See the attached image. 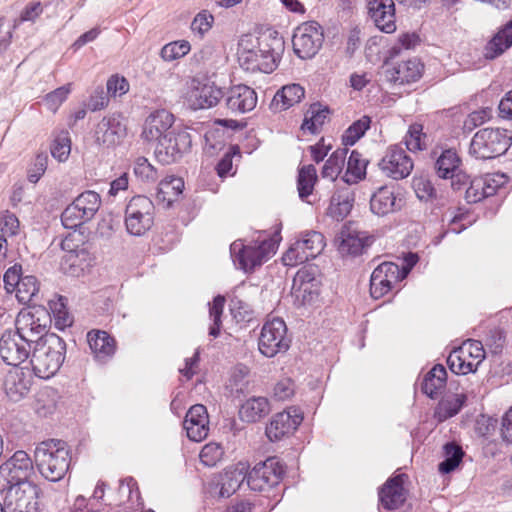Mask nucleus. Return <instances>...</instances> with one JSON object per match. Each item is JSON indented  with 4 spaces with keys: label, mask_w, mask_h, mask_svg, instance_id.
Masks as SVG:
<instances>
[{
    "label": "nucleus",
    "mask_w": 512,
    "mask_h": 512,
    "mask_svg": "<svg viewBox=\"0 0 512 512\" xmlns=\"http://www.w3.org/2000/svg\"><path fill=\"white\" fill-rule=\"evenodd\" d=\"M467 400L464 393L448 395L443 398L437 405L435 417L439 422H443L457 415Z\"/></svg>",
    "instance_id": "a19ab883"
},
{
    "label": "nucleus",
    "mask_w": 512,
    "mask_h": 512,
    "mask_svg": "<svg viewBox=\"0 0 512 512\" xmlns=\"http://www.w3.org/2000/svg\"><path fill=\"white\" fill-rule=\"evenodd\" d=\"M33 472V460L23 450L16 451L0 465V494L19 491L24 485H35L28 478Z\"/></svg>",
    "instance_id": "20e7f679"
},
{
    "label": "nucleus",
    "mask_w": 512,
    "mask_h": 512,
    "mask_svg": "<svg viewBox=\"0 0 512 512\" xmlns=\"http://www.w3.org/2000/svg\"><path fill=\"white\" fill-rule=\"evenodd\" d=\"M277 248L278 240L273 237L264 238L251 245H243L240 241H235L230 245V252L241 269L253 271L255 267L262 265L275 254Z\"/></svg>",
    "instance_id": "423d86ee"
},
{
    "label": "nucleus",
    "mask_w": 512,
    "mask_h": 512,
    "mask_svg": "<svg viewBox=\"0 0 512 512\" xmlns=\"http://www.w3.org/2000/svg\"><path fill=\"white\" fill-rule=\"evenodd\" d=\"M22 268L20 265H14L7 269L3 276L4 288L7 293L16 292V289L21 280Z\"/></svg>",
    "instance_id": "e2e57ef3"
},
{
    "label": "nucleus",
    "mask_w": 512,
    "mask_h": 512,
    "mask_svg": "<svg viewBox=\"0 0 512 512\" xmlns=\"http://www.w3.org/2000/svg\"><path fill=\"white\" fill-rule=\"evenodd\" d=\"M405 476V474L393 476L379 488V503L386 510H395L404 504L406 500Z\"/></svg>",
    "instance_id": "393cba45"
},
{
    "label": "nucleus",
    "mask_w": 512,
    "mask_h": 512,
    "mask_svg": "<svg viewBox=\"0 0 512 512\" xmlns=\"http://www.w3.org/2000/svg\"><path fill=\"white\" fill-rule=\"evenodd\" d=\"M328 114L329 109L327 107H322L319 103L312 104L305 114L301 129L312 134L317 133L324 124Z\"/></svg>",
    "instance_id": "79ce46f5"
},
{
    "label": "nucleus",
    "mask_w": 512,
    "mask_h": 512,
    "mask_svg": "<svg viewBox=\"0 0 512 512\" xmlns=\"http://www.w3.org/2000/svg\"><path fill=\"white\" fill-rule=\"evenodd\" d=\"M405 144L409 151L424 150L428 145V136L423 132L421 124H412L405 136Z\"/></svg>",
    "instance_id": "09e8293b"
},
{
    "label": "nucleus",
    "mask_w": 512,
    "mask_h": 512,
    "mask_svg": "<svg viewBox=\"0 0 512 512\" xmlns=\"http://www.w3.org/2000/svg\"><path fill=\"white\" fill-rule=\"evenodd\" d=\"M129 90V83L124 77L111 76L107 81V94L113 97L121 96Z\"/></svg>",
    "instance_id": "338daca9"
},
{
    "label": "nucleus",
    "mask_w": 512,
    "mask_h": 512,
    "mask_svg": "<svg viewBox=\"0 0 512 512\" xmlns=\"http://www.w3.org/2000/svg\"><path fill=\"white\" fill-rule=\"evenodd\" d=\"M423 68L419 59L412 58L386 69L384 74L387 81L403 85L417 81L422 76Z\"/></svg>",
    "instance_id": "cd10ccee"
},
{
    "label": "nucleus",
    "mask_w": 512,
    "mask_h": 512,
    "mask_svg": "<svg viewBox=\"0 0 512 512\" xmlns=\"http://www.w3.org/2000/svg\"><path fill=\"white\" fill-rule=\"evenodd\" d=\"M512 46V19L508 21L486 44L484 57L493 60Z\"/></svg>",
    "instance_id": "c9c22d12"
},
{
    "label": "nucleus",
    "mask_w": 512,
    "mask_h": 512,
    "mask_svg": "<svg viewBox=\"0 0 512 512\" xmlns=\"http://www.w3.org/2000/svg\"><path fill=\"white\" fill-rule=\"evenodd\" d=\"M30 386L31 376L23 369L14 368L5 376L4 389L12 401L21 400L29 392Z\"/></svg>",
    "instance_id": "2f4dec72"
},
{
    "label": "nucleus",
    "mask_w": 512,
    "mask_h": 512,
    "mask_svg": "<svg viewBox=\"0 0 512 512\" xmlns=\"http://www.w3.org/2000/svg\"><path fill=\"white\" fill-rule=\"evenodd\" d=\"M368 160L357 150H353L347 160V169L342 182L358 183L366 177Z\"/></svg>",
    "instance_id": "ea45409f"
},
{
    "label": "nucleus",
    "mask_w": 512,
    "mask_h": 512,
    "mask_svg": "<svg viewBox=\"0 0 512 512\" xmlns=\"http://www.w3.org/2000/svg\"><path fill=\"white\" fill-rule=\"evenodd\" d=\"M324 41L321 25L316 21H308L299 25L292 37L294 53L301 59L313 58Z\"/></svg>",
    "instance_id": "f8f14e48"
},
{
    "label": "nucleus",
    "mask_w": 512,
    "mask_h": 512,
    "mask_svg": "<svg viewBox=\"0 0 512 512\" xmlns=\"http://www.w3.org/2000/svg\"><path fill=\"white\" fill-rule=\"evenodd\" d=\"M317 181L316 168L310 164L299 169L297 177V190L301 200H305L314 190Z\"/></svg>",
    "instance_id": "c03bdc74"
},
{
    "label": "nucleus",
    "mask_w": 512,
    "mask_h": 512,
    "mask_svg": "<svg viewBox=\"0 0 512 512\" xmlns=\"http://www.w3.org/2000/svg\"><path fill=\"white\" fill-rule=\"evenodd\" d=\"M101 206L100 195L92 190H87L78 195L61 214V222L67 229H77L89 222Z\"/></svg>",
    "instance_id": "0eeeda50"
},
{
    "label": "nucleus",
    "mask_w": 512,
    "mask_h": 512,
    "mask_svg": "<svg viewBox=\"0 0 512 512\" xmlns=\"http://www.w3.org/2000/svg\"><path fill=\"white\" fill-rule=\"evenodd\" d=\"M34 463L45 479L57 482L65 477L70 468L71 453L66 442L47 439L36 445Z\"/></svg>",
    "instance_id": "f257e3e1"
},
{
    "label": "nucleus",
    "mask_w": 512,
    "mask_h": 512,
    "mask_svg": "<svg viewBox=\"0 0 512 512\" xmlns=\"http://www.w3.org/2000/svg\"><path fill=\"white\" fill-rule=\"evenodd\" d=\"M414 189L417 197L420 200L428 201L436 197V189L434 188L432 182L428 179L420 178L414 180Z\"/></svg>",
    "instance_id": "69168bd1"
},
{
    "label": "nucleus",
    "mask_w": 512,
    "mask_h": 512,
    "mask_svg": "<svg viewBox=\"0 0 512 512\" xmlns=\"http://www.w3.org/2000/svg\"><path fill=\"white\" fill-rule=\"evenodd\" d=\"M283 49L284 42L281 37L263 35L258 38V47L242 49L238 60L246 71L271 73L277 67Z\"/></svg>",
    "instance_id": "f03ea898"
},
{
    "label": "nucleus",
    "mask_w": 512,
    "mask_h": 512,
    "mask_svg": "<svg viewBox=\"0 0 512 512\" xmlns=\"http://www.w3.org/2000/svg\"><path fill=\"white\" fill-rule=\"evenodd\" d=\"M485 359V350L480 341L469 339L453 349L448 358L449 369L458 375L474 373Z\"/></svg>",
    "instance_id": "1a4fd4ad"
},
{
    "label": "nucleus",
    "mask_w": 512,
    "mask_h": 512,
    "mask_svg": "<svg viewBox=\"0 0 512 512\" xmlns=\"http://www.w3.org/2000/svg\"><path fill=\"white\" fill-rule=\"evenodd\" d=\"M214 17L206 10L199 12L191 23L192 32L200 39L212 28Z\"/></svg>",
    "instance_id": "4d7b16f0"
},
{
    "label": "nucleus",
    "mask_w": 512,
    "mask_h": 512,
    "mask_svg": "<svg viewBox=\"0 0 512 512\" xmlns=\"http://www.w3.org/2000/svg\"><path fill=\"white\" fill-rule=\"evenodd\" d=\"M407 277V271L401 272L400 267L393 262H383L378 265L370 277V295L380 299L388 294L395 284Z\"/></svg>",
    "instance_id": "2eb2a0df"
},
{
    "label": "nucleus",
    "mask_w": 512,
    "mask_h": 512,
    "mask_svg": "<svg viewBox=\"0 0 512 512\" xmlns=\"http://www.w3.org/2000/svg\"><path fill=\"white\" fill-rule=\"evenodd\" d=\"M191 143L190 133L179 127L157 142L154 151L155 157L163 165L175 163L189 151Z\"/></svg>",
    "instance_id": "9b49d317"
},
{
    "label": "nucleus",
    "mask_w": 512,
    "mask_h": 512,
    "mask_svg": "<svg viewBox=\"0 0 512 512\" xmlns=\"http://www.w3.org/2000/svg\"><path fill=\"white\" fill-rule=\"evenodd\" d=\"M154 204L146 196H134L126 206L125 226L133 236L144 235L153 225Z\"/></svg>",
    "instance_id": "9d476101"
},
{
    "label": "nucleus",
    "mask_w": 512,
    "mask_h": 512,
    "mask_svg": "<svg viewBox=\"0 0 512 512\" xmlns=\"http://www.w3.org/2000/svg\"><path fill=\"white\" fill-rule=\"evenodd\" d=\"M403 206L404 200L394 186H382L370 198V209L373 214L378 216L395 213L400 211Z\"/></svg>",
    "instance_id": "5701e85b"
},
{
    "label": "nucleus",
    "mask_w": 512,
    "mask_h": 512,
    "mask_svg": "<svg viewBox=\"0 0 512 512\" xmlns=\"http://www.w3.org/2000/svg\"><path fill=\"white\" fill-rule=\"evenodd\" d=\"M118 492L121 497H125L132 504L143 506L137 482L132 477L120 481Z\"/></svg>",
    "instance_id": "5fc2aeb1"
},
{
    "label": "nucleus",
    "mask_w": 512,
    "mask_h": 512,
    "mask_svg": "<svg viewBox=\"0 0 512 512\" xmlns=\"http://www.w3.org/2000/svg\"><path fill=\"white\" fill-rule=\"evenodd\" d=\"M372 243L371 237L364 232L342 230L339 236L338 250L341 254L357 256Z\"/></svg>",
    "instance_id": "473e14b6"
},
{
    "label": "nucleus",
    "mask_w": 512,
    "mask_h": 512,
    "mask_svg": "<svg viewBox=\"0 0 512 512\" xmlns=\"http://www.w3.org/2000/svg\"><path fill=\"white\" fill-rule=\"evenodd\" d=\"M224 93L214 84H203L191 94L192 105L195 109H207L218 104Z\"/></svg>",
    "instance_id": "e433bc0d"
},
{
    "label": "nucleus",
    "mask_w": 512,
    "mask_h": 512,
    "mask_svg": "<svg viewBox=\"0 0 512 512\" xmlns=\"http://www.w3.org/2000/svg\"><path fill=\"white\" fill-rule=\"evenodd\" d=\"M289 346L287 327L282 319L274 318L264 323L258 342L261 354L271 358L278 353L286 352Z\"/></svg>",
    "instance_id": "ddd939ff"
},
{
    "label": "nucleus",
    "mask_w": 512,
    "mask_h": 512,
    "mask_svg": "<svg viewBox=\"0 0 512 512\" xmlns=\"http://www.w3.org/2000/svg\"><path fill=\"white\" fill-rule=\"evenodd\" d=\"M413 161L399 146H392L379 162V168L383 173L395 180L404 179L410 175L413 169Z\"/></svg>",
    "instance_id": "412c9836"
},
{
    "label": "nucleus",
    "mask_w": 512,
    "mask_h": 512,
    "mask_svg": "<svg viewBox=\"0 0 512 512\" xmlns=\"http://www.w3.org/2000/svg\"><path fill=\"white\" fill-rule=\"evenodd\" d=\"M325 247V238L318 231H306L290 246L283 255L286 266H296L316 258Z\"/></svg>",
    "instance_id": "6e6552de"
},
{
    "label": "nucleus",
    "mask_w": 512,
    "mask_h": 512,
    "mask_svg": "<svg viewBox=\"0 0 512 512\" xmlns=\"http://www.w3.org/2000/svg\"><path fill=\"white\" fill-rule=\"evenodd\" d=\"M247 481L245 468H235L225 472L220 489L221 497H229L235 493Z\"/></svg>",
    "instance_id": "a18cd8bd"
},
{
    "label": "nucleus",
    "mask_w": 512,
    "mask_h": 512,
    "mask_svg": "<svg viewBox=\"0 0 512 512\" xmlns=\"http://www.w3.org/2000/svg\"><path fill=\"white\" fill-rule=\"evenodd\" d=\"M347 153V148H339L335 150L326 160L322 168V177L335 181L344 167Z\"/></svg>",
    "instance_id": "37998d69"
},
{
    "label": "nucleus",
    "mask_w": 512,
    "mask_h": 512,
    "mask_svg": "<svg viewBox=\"0 0 512 512\" xmlns=\"http://www.w3.org/2000/svg\"><path fill=\"white\" fill-rule=\"evenodd\" d=\"M66 355V343L56 334H48L38 341L31 354L30 363L36 376L47 379L62 366Z\"/></svg>",
    "instance_id": "7ed1b4c3"
},
{
    "label": "nucleus",
    "mask_w": 512,
    "mask_h": 512,
    "mask_svg": "<svg viewBox=\"0 0 512 512\" xmlns=\"http://www.w3.org/2000/svg\"><path fill=\"white\" fill-rule=\"evenodd\" d=\"M284 473L283 464L276 457H270L246 473L247 485L251 490L263 492L278 485Z\"/></svg>",
    "instance_id": "4468645a"
},
{
    "label": "nucleus",
    "mask_w": 512,
    "mask_h": 512,
    "mask_svg": "<svg viewBox=\"0 0 512 512\" xmlns=\"http://www.w3.org/2000/svg\"><path fill=\"white\" fill-rule=\"evenodd\" d=\"M125 135V124L115 115L104 117L96 125L94 133L96 142L107 147L118 144Z\"/></svg>",
    "instance_id": "bb28decb"
},
{
    "label": "nucleus",
    "mask_w": 512,
    "mask_h": 512,
    "mask_svg": "<svg viewBox=\"0 0 512 512\" xmlns=\"http://www.w3.org/2000/svg\"><path fill=\"white\" fill-rule=\"evenodd\" d=\"M484 198H486L485 181L483 177L474 178L470 181V185L466 189L465 199L468 203H477Z\"/></svg>",
    "instance_id": "052dcab7"
},
{
    "label": "nucleus",
    "mask_w": 512,
    "mask_h": 512,
    "mask_svg": "<svg viewBox=\"0 0 512 512\" xmlns=\"http://www.w3.org/2000/svg\"><path fill=\"white\" fill-rule=\"evenodd\" d=\"M109 103L108 94L102 87L96 88L91 94L87 107L91 111H98L104 109Z\"/></svg>",
    "instance_id": "774afa93"
},
{
    "label": "nucleus",
    "mask_w": 512,
    "mask_h": 512,
    "mask_svg": "<svg viewBox=\"0 0 512 512\" xmlns=\"http://www.w3.org/2000/svg\"><path fill=\"white\" fill-rule=\"evenodd\" d=\"M511 144L512 136L507 130L487 127L474 134L469 153L476 159H494L504 155Z\"/></svg>",
    "instance_id": "39448f33"
},
{
    "label": "nucleus",
    "mask_w": 512,
    "mask_h": 512,
    "mask_svg": "<svg viewBox=\"0 0 512 512\" xmlns=\"http://www.w3.org/2000/svg\"><path fill=\"white\" fill-rule=\"evenodd\" d=\"M39 291L38 281L35 276L22 277L16 289V297L21 303H29L37 296Z\"/></svg>",
    "instance_id": "3c124183"
},
{
    "label": "nucleus",
    "mask_w": 512,
    "mask_h": 512,
    "mask_svg": "<svg viewBox=\"0 0 512 512\" xmlns=\"http://www.w3.org/2000/svg\"><path fill=\"white\" fill-rule=\"evenodd\" d=\"M227 108L235 114L252 111L257 105V94L251 87L238 84L230 87L224 94Z\"/></svg>",
    "instance_id": "b1692460"
},
{
    "label": "nucleus",
    "mask_w": 512,
    "mask_h": 512,
    "mask_svg": "<svg viewBox=\"0 0 512 512\" xmlns=\"http://www.w3.org/2000/svg\"><path fill=\"white\" fill-rule=\"evenodd\" d=\"M70 91V84L55 89L54 91L48 93L45 96V105L50 111L55 113L61 106V104L67 99Z\"/></svg>",
    "instance_id": "13d9d810"
},
{
    "label": "nucleus",
    "mask_w": 512,
    "mask_h": 512,
    "mask_svg": "<svg viewBox=\"0 0 512 512\" xmlns=\"http://www.w3.org/2000/svg\"><path fill=\"white\" fill-rule=\"evenodd\" d=\"M371 119L369 116H362L359 120L353 122L342 135V144L344 146L354 145L365 132L370 128Z\"/></svg>",
    "instance_id": "de8ad7c7"
},
{
    "label": "nucleus",
    "mask_w": 512,
    "mask_h": 512,
    "mask_svg": "<svg viewBox=\"0 0 512 512\" xmlns=\"http://www.w3.org/2000/svg\"><path fill=\"white\" fill-rule=\"evenodd\" d=\"M491 117V111L488 109H481L478 111H474L468 115L466 120L464 121L463 128L467 131H472L476 127L484 124Z\"/></svg>",
    "instance_id": "0e129e2a"
},
{
    "label": "nucleus",
    "mask_w": 512,
    "mask_h": 512,
    "mask_svg": "<svg viewBox=\"0 0 512 512\" xmlns=\"http://www.w3.org/2000/svg\"><path fill=\"white\" fill-rule=\"evenodd\" d=\"M175 117L166 109L151 112L144 121L141 138L146 142H158L166 134L176 130Z\"/></svg>",
    "instance_id": "6ab92c4d"
},
{
    "label": "nucleus",
    "mask_w": 512,
    "mask_h": 512,
    "mask_svg": "<svg viewBox=\"0 0 512 512\" xmlns=\"http://www.w3.org/2000/svg\"><path fill=\"white\" fill-rule=\"evenodd\" d=\"M225 297L217 295L214 297L212 303H209V317L212 324L209 327V335L216 338L219 336L222 326V314L225 305Z\"/></svg>",
    "instance_id": "8fccbe9b"
},
{
    "label": "nucleus",
    "mask_w": 512,
    "mask_h": 512,
    "mask_svg": "<svg viewBox=\"0 0 512 512\" xmlns=\"http://www.w3.org/2000/svg\"><path fill=\"white\" fill-rule=\"evenodd\" d=\"M303 421V413L297 407H289L276 413L267 424L265 434L271 442L280 441L291 435Z\"/></svg>",
    "instance_id": "f3484780"
},
{
    "label": "nucleus",
    "mask_w": 512,
    "mask_h": 512,
    "mask_svg": "<svg viewBox=\"0 0 512 512\" xmlns=\"http://www.w3.org/2000/svg\"><path fill=\"white\" fill-rule=\"evenodd\" d=\"M447 372L444 366L435 365L424 377L422 382V392L431 399H435L441 394L446 384Z\"/></svg>",
    "instance_id": "4c0bfd02"
},
{
    "label": "nucleus",
    "mask_w": 512,
    "mask_h": 512,
    "mask_svg": "<svg viewBox=\"0 0 512 512\" xmlns=\"http://www.w3.org/2000/svg\"><path fill=\"white\" fill-rule=\"evenodd\" d=\"M47 164L48 156L46 154H38L28 170V180L31 183H37L41 176L45 173Z\"/></svg>",
    "instance_id": "680f3d73"
},
{
    "label": "nucleus",
    "mask_w": 512,
    "mask_h": 512,
    "mask_svg": "<svg viewBox=\"0 0 512 512\" xmlns=\"http://www.w3.org/2000/svg\"><path fill=\"white\" fill-rule=\"evenodd\" d=\"M305 95V90L299 84H289L283 86L274 95L270 108L274 112H281L289 109L299 103Z\"/></svg>",
    "instance_id": "f704fd0d"
},
{
    "label": "nucleus",
    "mask_w": 512,
    "mask_h": 512,
    "mask_svg": "<svg viewBox=\"0 0 512 512\" xmlns=\"http://www.w3.org/2000/svg\"><path fill=\"white\" fill-rule=\"evenodd\" d=\"M366 9L375 26L384 33L396 31L394 0H365Z\"/></svg>",
    "instance_id": "4be33fe9"
},
{
    "label": "nucleus",
    "mask_w": 512,
    "mask_h": 512,
    "mask_svg": "<svg viewBox=\"0 0 512 512\" xmlns=\"http://www.w3.org/2000/svg\"><path fill=\"white\" fill-rule=\"evenodd\" d=\"M208 424L209 420L206 407L202 404H196L188 410L183 422V427L190 440L200 442L208 435Z\"/></svg>",
    "instance_id": "a878e982"
},
{
    "label": "nucleus",
    "mask_w": 512,
    "mask_h": 512,
    "mask_svg": "<svg viewBox=\"0 0 512 512\" xmlns=\"http://www.w3.org/2000/svg\"><path fill=\"white\" fill-rule=\"evenodd\" d=\"M87 341L95 359L100 363H106L115 354V339L106 331H90L87 335Z\"/></svg>",
    "instance_id": "c756f323"
},
{
    "label": "nucleus",
    "mask_w": 512,
    "mask_h": 512,
    "mask_svg": "<svg viewBox=\"0 0 512 512\" xmlns=\"http://www.w3.org/2000/svg\"><path fill=\"white\" fill-rule=\"evenodd\" d=\"M134 173L143 181H155L158 177L157 170L144 157H139L135 161Z\"/></svg>",
    "instance_id": "bf43d9fd"
},
{
    "label": "nucleus",
    "mask_w": 512,
    "mask_h": 512,
    "mask_svg": "<svg viewBox=\"0 0 512 512\" xmlns=\"http://www.w3.org/2000/svg\"><path fill=\"white\" fill-rule=\"evenodd\" d=\"M223 454V448L219 444L211 442L203 446L199 457L203 465L214 467L222 459Z\"/></svg>",
    "instance_id": "6e6d98bb"
},
{
    "label": "nucleus",
    "mask_w": 512,
    "mask_h": 512,
    "mask_svg": "<svg viewBox=\"0 0 512 512\" xmlns=\"http://www.w3.org/2000/svg\"><path fill=\"white\" fill-rule=\"evenodd\" d=\"M190 49L191 45L186 40L173 41L162 47L160 56L164 61L170 62L184 57Z\"/></svg>",
    "instance_id": "603ef678"
},
{
    "label": "nucleus",
    "mask_w": 512,
    "mask_h": 512,
    "mask_svg": "<svg viewBox=\"0 0 512 512\" xmlns=\"http://www.w3.org/2000/svg\"><path fill=\"white\" fill-rule=\"evenodd\" d=\"M271 412L268 398L252 396L248 398L239 409V417L243 422L256 423Z\"/></svg>",
    "instance_id": "72a5a7b5"
},
{
    "label": "nucleus",
    "mask_w": 512,
    "mask_h": 512,
    "mask_svg": "<svg viewBox=\"0 0 512 512\" xmlns=\"http://www.w3.org/2000/svg\"><path fill=\"white\" fill-rule=\"evenodd\" d=\"M46 328V324H42L40 319L30 312L19 313L16 318V331L30 346L32 343L38 344L41 338L49 334Z\"/></svg>",
    "instance_id": "c85d7f7f"
},
{
    "label": "nucleus",
    "mask_w": 512,
    "mask_h": 512,
    "mask_svg": "<svg viewBox=\"0 0 512 512\" xmlns=\"http://www.w3.org/2000/svg\"><path fill=\"white\" fill-rule=\"evenodd\" d=\"M352 183L343 182L333 193L328 208L329 215L336 220H343L351 211L354 203V192L350 187Z\"/></svg>",
    "instance_id": "7c9ffc66"
},
{
    "label": "nucleus",
    "mask_w": 512,
    "mask_h": 512,
    "mask_svg": "<svg viewBox=\"0 0 512 512\" xmlns=\"http://www.w3.org/2000/svg\"><path fill=\"white\" fill-rule=\"evenodd\" d=\"M184 182L181 178L170 176L159 183L156 200L170 207L176 198L182 193Z\"/></svg>",
    "instance_id": "58836bf2"
},
{
    "label": "nucleus",
    "mask_w": 512,
    "mask_h": 512,
    "mask_svg": "<svg viewBox=\"0 0 512 512\" xmlns=\"http://www.w3.org/2000/svg\"><path fill=\"white\" fill-rule=\"evenodd\" d=\"M71 151V141L69 133L62 131L54 140L51 146L52 156L60 162L65 161Z\"/></svg>",
    "instance_id": "864d4df0"
},
{
    "label": "nucleus",
    "mask_w": 512,
    "mask_h": 512,
    "mask_svg": "<svg viewBox=\"0 0 512 512\" xmlns=\"http://www.w3.org/2000/svg\"><path fill=\"white\" fill-rule=\"evenodd\" d=\"M462 160L454 149H445L436 158L434 170L441 179H451L452 188L460 190L464 187L469 176L461 169Z\"/></svg>",
    "instance_id": "dca6fc26"
},
{
    "label": "nucleus",
    "mask_w": 512,
    "mask_h": 512,
    "mask_svg": "<svg viewBox=\"0 0 512 512\" xmlns=\"http://www.w3.org/2000/svg\"><path fill=\"white\" fill-rule=\"evenodd\" d=\"M464 452L461 446L450 442L444 445L445 459L439 463L438 470L442 474H448L454 471L462 462Z\"/></svg>",
    "instance_id": "49530a36"
},
{
    "label": "nucleus",
    "mask_w": 512,
    "mask_h": 512,
    "mask_svg": "<svg viewBox=\"0 0 512 512\" xmlns=\"http://www.w3.org/2000/svg\"><path fill=\"white\" fill-rule=\"evenodd\" d=\"M39 494L37 485H24L23 490L3 494L4 512H39Z\"/></svg>",
    "instance_id": "aec40b11"
},
{
    "label": "nucleus",
    "mask_w": 512,
    "mask_h": 512,
    "mask_svg": "<svg viewBox=\"0 0 512 512\" xmlns=\"http://www.w3.org/2000/svg\"><path fill=\"white\" fill-rule=\"evenodd\" d=\"M30 348L16 330H6L0 338V356L8 365L17 367L30 355Z\"/></svg>",
    "instance_id": "a211bd4d"
}]
</instances>
